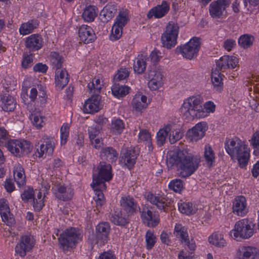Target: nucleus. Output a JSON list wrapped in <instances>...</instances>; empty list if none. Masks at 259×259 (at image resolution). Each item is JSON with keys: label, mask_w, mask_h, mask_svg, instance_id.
Segmentation results:
<instances>
[{"label": "nucleus", "mask_w": 259, "mask_h": 259, "mask_svg": "<svg viewBox=\"0 0 259 259\" xmlns=\"http://www.w3.org/2000/svg\"><path fill=\"white\" fill-rule=\"evenodd\" d=\"M200 159L193 155L185 149H177L168 152L166 158L167 166H176L181 170L179 176L187 178L193 174L198 168Z\"/></svg>", "instance_id": "1"}, {"label": "nucleus", "mask_w": 259, "mask_h": 259, "mask_svg": "<svg viewBox=\"0 0 259 259\" xmlns=\"http://www.w3.org/2000/svg\"><path fill=\"white\" fill-rule=\"evenodd\" d=\"M112 178V167L110 163L101 161L94 170L93 175V183L91 186L96 192L93 199L96 202L97 209L102 207L104 203V197L102 190L106 189L105 182Z\"/></svg>", "instance_id": "2"}, {"label": "nucleus", "mask_w": 259, "mask_h": 259, "mask_svg": "<svg viewBox=\"0 0 259 259\" xmlns=\"http://www.w3.org/2000/svg\"><path fill=\"white\" fill-rule=\"evenodd\" d=\"M225 149L232 159H237L240 167L246 166L250 158V150L240 140L229 139L225 144Z\"/></svg>", "instance_id": "3"}, {"label": "nucleus", "mask_w": 259, "mask_h": 259, "mask_svg": "<svg viewBox=\"0 0 259 259\" xmlns=\"http://www.w3.org/2000/svg\"><path fill=\"white\" fill-rule=\"evenodd\" d=\"M181 110L183 116L188 120L207 116V112L201 105L200 98L197 97H191L186 100Z\"/></svg>", "instance_id": "4"}, {"label": "nucleus", "mask_w": 259, "mask_h": 259, "mask_svg": "<svg viewBox=\"0 0 259 259\" xmlns=\"http://www.w3.org/2000/svg\"><path fill=\"white\" fill-rule=\"evenodd\" d=\"M82 233L80 230L70 228L63 232L58 238L60 248L64 251L69 248H75L76 244L82 240Z\"/></svg>", "instance_id": "5"}, {"label": "nucleus", "mask_w": 259, "mask_h": 259, "mask_svg": "<svg viewBox=\"0 0 259 259\" xmlns=\"http://www.w3.org/2000/svg\"><path fill=\"white\" fill-rule=\"evenodd\" d=\"M255 225L252 220L248 219L239 220L235 223L234 229L230 231V235L235 239L238 237L248 239L255 233Z\"/></svg>", "instance_id": "6"}, {"label": "nucleus", "mask_w": 259, "mask_h": 259, "mask_svg": "<svg viewBox=\"0 0 259 259\" xmlns=\"http://www.w3.org/2000/svg\"><path fill=\"white\" fill-rule=\"evenodd\" d=\"M179 29V27L177 24L172 21L168 23L161 38L164 47L170 49L176 45Z\"/></svg>", "instance_id": "7"}, {"label": "nucleus", "mask_w": 259, "mask_h": 259, "mask_svg": "<svg viewBox=\"0 0 259 259\" xmlns=\"http://www.w3.org/2000/svg\"><path fill=\"white\" fill-rule=\"evenodd\" d=\"M7 148L13 155L17 157H21L29 153L31 151L32 146L30 142L27 141L11 140L8 141Z\"/></svg>", "instance_id": "8"}, {"label": "nucleus", "mask_w": 259, "mask_h": 259, "mask_svg": "<svg viewBox=\"0 0 259 259\" xmlns=\"http://www.w3.org/2000/svg\"><path fill=\"white\" fill-rule=\"evenodd\" d=\"M200 46V39L193 37L183 47H178L176 49V52L177 54H182L184 57L190 60L197 56Z\"/></svg>", "instance_id": "9"}, {"label": "nucleus", "mask_w": 259, "mask_h": 259, "mask_svg": "<svg viewBox=\"0 0 259 259\" xmlns=\"http://www.w3.org/2000/svg\"><path fill=\"white\" fill-rule=\"evenodd\" d=\"M230 0H217L210 3L209 12L210 16L215 19H219L226 12V8L230 5Z\"/></svg>", "instance_id": "10"}, {"label": "nucleus", "mask_w": 259, "mask_h": 259, "mask_svg": "<svg viewBox=\"0 0 259 259\" xmlns=\"http://www.w3.org/2000/svg\"><path fill=\"white\" fill-rule=\"evenodd\" d=\"M35 244L33 237L30 235H23L20 238V242L15 247L16 253L21 256L26 255V252L29 251Z\"/></svg>", "instance_id": "11"}, {"label": "nucleus", "mask_w": 259, "mask_h": 259, "mask_svg": "<svg viewBox=\"0 0 259 259\" xmlns=\"http://www.w3.org/2000/svg\"><path fill=\"white\" fill-rule=\"evenodd\" d=\"M174 234L181 240L182 243H185L191 251L195 250L196 245L193 239L189 240L187 229L181 224H177L175 226Z\"/></svg>", "instance_id": "12"}, {"label": "nucleus", "mask_w": 259, "mask_h": 259, "mask_svg": "<svg viewBox=\"0 0 259 259\" xmlns=\"http://www.w3.org/2000/svg\"><path fill=\"white\" fill-rule=\"evenodd\" d=\"M110 231V227L108 223H101L96 226V243L99 245L102 246L107 242Z\"/></svg>", "instance_id": "13"}, {"label": "nucleus", "mask_w": 259, "mask_h": 259, "mask_svg": "<svg viewBox=\"0 0 259 259\" xmlns=\"http://www.w3.org/2000/svg\"><path fill=\"white\" fill-rule=\"evenodd\" d=\"M42 143L39 146V148L37 149L36 155L39 157H44L51 156L54 152L55 144L52 139L49 138H43L41 140Z\"/></svg>", "instance_id": "14"}, {"label": "nucleus", "mask_w": 259, "mask_h": 259, "mask_svg": "<svg viewBox=\"0 0 259 259\" xmlns=\"http://www.w3.org/2000/svg\"><path fill=\"white\" fill-rule=\"evenodd\" d=\"M0 214L2 221L8 226H13L15 224V220L10 212L8 201L4 199H0Z\"/></svg>", "instance_id": "15"}, {"label": "nucleus", "mask_w": 259, "mask_h": 259, "mask_svg": "<svg viewBox=\"0 0 259 259\" xmlns=\"http://www.w3.org/2000/svg\"><path fill=\"white\" fill-rule=\"evenodd\" d=\"M140 212L143 223L147 226L154 227L158 224L160 219L158 212H153L147 207L143 208Z\"/></svg>", "instance_id": "16"}, {"label": "nucleus", "mask_w": 259, "mask_h": 259, "mask_svg": "<svg viewBox=\"0 0 259 259\" xmlns=\"http://www.w3.org/2000/svg\"><path fill=\"white\" fill-rule=\"evenodd\" d=\"M237 58L233 56L224 55L216 62V70L224 72L227 69H234L238 64Z\"/></svg>", "instance_id": "17"}, {"label": "nucleus", "mask_w": 259, "mask_h": 259, "mask_svg": "<svg viewBox=\"0 0 259 259\" xmlns=\"http://www.w3.org/2000/svg\"><path fill=\"white\" fill-rule=\"evenodd\" d=\"M207 127L205 122H199L187 132V136L191 141H197L205 135Z\"/></svg>", "instance_id": "18"}, {"label": "nucleus", "mask_w": 259, "mask_h": 259, "mask_svg": "<svg viewBox=\"0 0 259 259\" xmlns=\"http://www.w3.org/2000/svg\"><path fill=\"white\" fill-rule=\"evenodd\" d=\"M101 97L99 95H93L88 99L83 105V112L86 113H94L102 108L100 104Z\"/></svg>", "instance_id": "19"}, {"label": "nucleus", "mask_w": 259, "mask_h": 259, "mask_svg": "<svg viewBox=\"0 0 259 259\" xmlns=\"http://www.w3.org/2000/svg\"><path fill=\"white\" fill-rule=\"evenodd\" d=\"M259 255L258 249L253 246H241L237 251V259H254Z\"/></svg>", "instance_id": "20"}, {"label": "nucleus", "mask_w": 259, "mask_h": 259, "mask_svg": "<svg viewBox=\"0 0 259 259\" xmlns=\"http://www.w3.org/2000/svg\"><path fill=\"white\" fill-rule=\"evenodd\" d=\"M147 200L152 204H155L159 209L167 211L168 207H170L171 202L167 198L159 196H155L152 193H149L147 195Z\"/></svg>", "instance_id": "21"}, {"label": "nucleus", "mask_w": 259, "mask_h": 259, "mask_svg": "<svg viewBox=\"0 0 259 259\" xmlns=\"http://www.w3.org/2000/svg\"><path fill=\"white\" fill-rule=\"evenodd\" d=\"M78 33L80 40L84 44L91 43L96 38V34L92 28L87 25L81 26Z\"/></svg>", "instance_id": "22"}, {"label": "nucleus", "mask_w": 259, "mask_h": 259, "mask_svg": "<svg viewBox=\"0 0 259 259\" xmlns=\"http://www.w3.org/2000/svg\"><path fill=\"white\" fill-rule=\"evenodd\" d=\"M43 43L42 37L37 34L30 35L25 42L26 47L32 52L39 50L42 47Z\"/></svg>", "instance_id": "23"}, {"label": "nucleus", "mask_w": 259, "mask_h": 259, "mask_svg": "<svg viewBox=\"0 0 259 259\" xmlns=\"http://www.w3.org/2000/svg\"><path fill=\"white\" fill-rule=\"evenodd\" d=\"M169 10V6L166 1H162L161 5L152 8L147 14V17L151 18L154 16L156 18L163 17Z\"/></svg>", "instance_id": "24"}, {"label": "nucleus", "mask_w": 259, "mask_h": 259, "mask_svg": "<svg viewBox=\"0 0 259 259\" xmlns=\"http://www.w3.org/2000/svg\"><path fill=\"white\" fill-rule=\"evenodd\" d=\"M246 200L243 196H237L234 200L233 205V212L238 215L243 216L247 212Z\"/></svg>", "instance_id": "25"}, {"label": "nucleus", "mask_w": 259, "mask_h": 259, "mask_svg": "<svg viewBox=\"0 0 259 259\" xmlns=\"http://www.w3.org/2000/svg\"><path fill=\"white\" fill-rule=\"evenodd\" d=\"M117 11L116 5L113 3H109L103 9L100 13V17L103 22H108L114 16Z\"/></svg>", "instance_id": "26"}, {"label": "nucleus", "mask_w": 259, "mask_h": 259, "mask_svg": "<svg viewBox=\"0 0 259 259\" xmlns=\"http://www.w3.org/2000/svg\"><path fill=\"white\" fill-rule=\"evenodd\" d=\"M69 81L68 74L65 69H60L55 72L56 86L59 90H62Z\"/></svg>", "instance_id": "27"}, {"label": "nucleus", "mask_w": 259, "mask_h": 259, "mask_svg": "<svg viewBox=\"0 0 259 259\" xmlns=\"http://www.w3.org/2000/svg\"><path fill=\"white\" fill-rule=\"evenodd\" d=\"M118 155L116 151L112 147H110L103 148L100 152V157L103 161L106 160L109 163L116 161Z\"/></svg>", "instance_id": "28"}, {"label": "nucleus", "mask_w": 259, "mask_h": 259, "mask_svg": "<svg viewBox=\"0 0 259 259\" xmlns=\"http://www.w3.org/2000/svg\"><path fill=\"white\" fill-rule=\"evenodd\" d=\"M121 206L127 213L128 215L133 214L138 209L134 198L130 197L122 198L120 201Z\"/></svg>", "instance_id": "29"}, {"label": "nucleus", "mask_w": 259, "mask_h": 259, "mask_svg": "<svg viewBox=\"0 0 259 259\" xmlns=\"http://www.w3.org/2000/svg\"><path fill=\"white\" fill-rule=\"evenodd\" d=\"M147 98L146 96L137 94L132 101V105L133 108L137 111H141L145 109L148 103L147 102Z\"/></svg>", "instance_id": "30"}, {"label": "nucleus", "mask_w": 259, "mask_h": 259, "mask_svg": "<svg viewBox=\"0 0 259 259\" xmlns=\"http://www.w3.org/2000/svg\"><path fill=\"white\" fill-rule=\"evenodd\" d=\"M137 154L134 150H127L121 157V161L128 168H131L136 163Z\"/></svg>", "instance_id": "31"}, {"label": "nucleus", "mask_w": 259, "mask_h": 259, "mask_svg": "<svg viewBox=\"0 0 259 259\" xmlns=\"http://www.w3.org/2000/svg\"><path fill=\"white\" fill-rule=\"evenodd\" d=\"M2 107L6 112H12L16 108V102L14 99L9 95L5 94L1 98Z\"/></svg>", "instance_id": "32"}, {"label": "nucleus", "mask_w": 259, "mask_h": 259, "mask_svg": "<svg viewBox=\"0 0 259 259\" xmlns=\"http://www.w3.org/2000/svg\"><path fill=\"white\" fill-rule=\"evenodd\" d=\"M55 195L58 199L66 201L71 198L73 193L71 189H67L66 187L63 186L59 185L57 187Z\"/></svg>", "instance_id": "33"}, {"label": "nucleus", "mask_w": 259, "mask_h": 259, "mask_svg": "<svg viewBox=\"0 0 259 259\" xmlns=\"http://www.w3.org/2000/svg\"><path fill=\"white\" fill-rule=\"evenodd\" d=\"M220 72V71L215 69L211 73V81L214 89L219 92H221L223 88L222 75Z\"/></svg>", "instance_id": "34"}, {"label": "nucleus", "mask_w": 259, "mask_h": 259, "mask_svg": "<svg viewBox=\"0 0 259 259\" xmlns=\"http://www.w3.org/2000/svg\"><path fill=\"white\" fill-rule=\"evenodd\" d=\"M14 178L15 181L19 186H23L25 183L24 170L22 166L19 164L15 166Z\"/></svg>", "instance_id": "35"}, {"label": "nucleus", "mask_w": 259, "mask_h": 259, "mask_svg": "<svg viewBox=\"0 0 259 259\" xmlns=\"http://www.w3.org/2000/svg\"><path fill=\"white\" fill-rule=\"evenodd\" d=\"M204 158L209 167H211L214 165L215 159V154L212 147L209 144L205 146Z\"/></svg>", "instance_id": "36"}, {"label": "nucleus", "mask_w": 259, "mask_h": 259, "mask_svg": "<svg viewBox=\"0 0 259 259\" xmlns=\"http://www.w3.org/2000/svg\"><path fill=\"white\" fill-rule=\"evenodd\" d=\"M97 16V9L94 6L89 5L87 7L82 14V18L87 22L93 21Z\"/></svg>", "instance_id": "37"}, {"label": "nucleus", "mask_w": 259, "mask_h": 259, "mask_svg": "<svg viewBox=\"0 0 259 259\" xmlns=\"http://www.w3.org/2000/svg\"><path fill=\"white\" fill-rule=\"evenodd\" d=\"M129 90L130 88L127 86L120 85L117 82H114L111 88L113 95L117 98L122 97L127 95Z\"/></svg>", "instance_id": "38"}, {"label": "nucleus", "mask_w": 259, "mask_h": 259, "mask_svg": "<svg viewBox=\"0 0 259 259\" xmlns=\"http://www.w3.org/2000/svg\"><path fill=\"white\" fill-rule=\"evenodd\" d=\"M170 132H171L170 125H167L158 131L157 134V143L159 146L163 145Z\"/></svg>", "instance_id": "39"}, {"label": "nucleus", "mask_w": 259, "mask_h": 259, "mask_svg": "<svg viewBox=\"0 0 259 259\" xmlns=\"http://www.w3.org/2000/svg\"><path fill=\"white\" fill-rule=\"evenodd\" d=\"M146 57L143 55H138L137 61L134 65V70L138 74L143 73L146 68Z\"/></svg>", "instance_id": "40"}, {"label": "nucleus", "mask_w": 259, "mask_h": 259, "mask_svg": "<svg viewBox=\"0 0 259 259\" xmlns=\"http://www.w3.org/2000/svg\"><path fill=\"white\" fill-rule=\"evenodd\" d=\"M254 38L251 34H244L240 36L238 39V44L244 49L250 48L252 45Z\"/></svg>", "instance_id": "41"}, {"label": "nucleus", "mask_w": 259, "mask_h": 259, "mask_svg": "<svg viewBox=\"0 0 259 259\" xmlns=\"http://www.w3.org/2000/svg\"><path fill=\"white\" fill-rule=\"evenodd\" d=\"M38 24L36 20H32L30 22L26 23H23L21 25L19 31L20 34L26 35L30 33L34 29L36 28Z\"/></svg>", "instance_id": "42"}, {"label": "nucleus", "mask_w": 259, "mask_h": 259, "mask_svg": "<svg viewBox=\"0 0 259 259\" xmlns=\"http://www.w3.org/2000/svg\"><path fill=\"white\" fill-rule=\"evenodd\" d=\"M50 61L53 68L56 70H60L63 62V59L58 53L52 52L50 55Z\"/></svg>", "instance_id": "43"}, {"label": "nucleus", "mask_w": 259, "mask_h": 259, "mask_svg": "<svg viewBox=\"0 0 259 259\" xmlns=\"http://www.w3.org/2000/svg\"><path fill=\"white\" fill-rule=\"evenodd\" d=\"M208 241L210 243L220 247H224L226 244L223 235L219 233L213 234L208 238Z\"/></svg>", "instance_id": "44"}, {"label": "nucleus", "mask_w": 259, "mask_h": 259, "mask_svg": "<svg viewBox=\"0 0 259 259\" xmlns=\"http://www.w3.org/2000/svg\"><path fill=\"white\" fill-rule=\"evenodd\" d=\"M110 221L115 225L124 226L128 223L126 218L123 217L121 212L115 211L110 217Z\"/></svg>", "instance_id": "45"}, {"label": "nucleus", "mask_w": 259, "mask_h": 259, "mask_svg": "<svg viewBox=\"0 0 259 259\" xmlns=\"http://www.w3.org/2000/svg\"><path fill=\"white\" fill-rule=\"evenodd\" d=\"M179 209L182 213L187 215L194 214L196 211V208L191 202H183L179 204Z\"/></svg>", "instance_id": "46"}, {"label": "nucleus", "mask_w": 259, "mask_h": 259, "mask_svg": "<svg viewBox=\"0 0 259 259\" xmlns=\"http://www.w3.org/2000/svg\"><path fill=\"white\" fill-rule=\"evenodd\" d=\"M124 128V123L121 119H117L111 122V130L114 134H120Z\"/></svg>", "instance_id": "47"}, {"label": "nucleus", "mask_w": 259, "mask_h": 259, "mask_svg": "<svg viewBox=\"0 0 259 259\" xmlns=\"http://www.w3.org/2000/svg\"><path fill=\"white\" fill-rule=\"evenodd\" d=\"M168 188L176 193H180L184 189L183 182L180 179L173 180L169 182Z\"/></svg>", "instance_id": "48"}, {"label": "nucleus", "mask_w": 259, "mask_h": 259, "mask_svg": "<svg viewBox=\"0 0 259 259\" xmlns=\"http://www.w3.org/2000/svg\"><path fill=\"white\" fill-rule=\"evenodd\" d=\"M102 84L99 78H94L92 82L88 84V87L91 92L94 91L93 93L95 95H98L100 92Z\"/></svg>", "instance_id": "49"}, {"label": "nucleus", "mask_w": 259, "mask_h": 259, "mask_svg": "<svg viewBox=\"0 0 259 259\" xmlns=\"http://www.w3.org/2000/svg\"><path fill=\"white\" fill-rule=\"evenodd\" d=\"M37 91L35 88H32L29 95L25 94L22 95L23 102L26 104H29L30 102H34L37 99Z\"/></svg>", "instance_id": "50"}, {"label": "nucleus", "mask_w": 259, "mask_h": 259, "mask_svg": "<svg viewBox=\"0 0 259 259\" xmlns=\"http://www.w3.org/2000/svg\"><path fill=\"white\" fill-rule=\"evenodd\" d=\"M128 21V14L126 11H120L116 18L114 24L123 27Z\"/></svg>", "instance_id": "51"}, {"label": "nucleus", "mask_w": 259, "mask_h": 259, "mask_svg": "<svg viewBox=\"0 0 259 259\" xmlns=\"http://www.w3.org/2000/svg\"><path fill=\"white\" fill-rule=\"evenodd\" d=\"M168 134H169V141L171 144L175 143L183 137V133L181 132L179 130H172L171 127V132H170Z\"/></svg>", "instance_id": "52"}, {"label": "nucleus", "mask_w": 259, "mask_h": 259, "mask_svg": "<svg viewBox=\"0 0 259 259\" xmlns=\"http://www.w3.org/2000/svg\"><path fill=\"white\" fill-rule=\"evenodd\" d=\"M156 237L154 235L153 232L150 230H148L145 236L147 248L151 249L156 242Z\"/></svg>", "instance_id": "53"}, {"label": "nucleus", "mask_w": 259, "mask_h": 259, "mask_svg": "<svg viewBox=\"0 0 259 259\" xmlns=\"http://www.w3.org/2000/svg\"><path fill=\"white\" fill-rule=\"evenodd\" d=\"M122 29L123 27L114 24L111 30V39L112 40H116L119 39L122 34Z\"/></svg>", "instance_id": "54"}, {"label": "nucleus", "mask_w": 259, "mask_h": 259, "mask_svg": "<svg viewBox=\"0 0 259 259\" xmlns=\"http://www.w3.org/2000/svg\"><path fill=\"white\" fill-rule=\"evenodd\" d=\"M69 126L68 123H64L60 129L61 144H66L69 135Z\"/></svg>", "instance_id": "55"}, {"label": "nucleus", "mask_w": 259, "mask_h": 259, "mask_svg": "<svg viewBox=\"0 0 259 259\" xmlns=\"http://www.w3.org/2000/svg\"><path fill=\"white\" fill-rule=\"evenodd\" d=\"M129 74L130 72L126 68H120L116 74L115 75L114 81L118 82L123 80L128 77Z\"/></svg>", "instance_id": "56"}, {"label": "nucleus", "mask_w": 259, "mask_h": 259, "mask_svg": "<svg viewBox=\"0 0 259 259\" xmlns=\"http://www.w3.org/2000/svg\"><path fill=\"white\" fill-rule=\"evenodd\" d=\"M162 76L161 71L159 69L150 70L148 73V78L149 79H155V80L162 81Z\"/></svg>", "instance_id": "57"}, {"label": "nucleus", "mask_w": 259, "mask_h": 259, "mask_svg": "<svg viewBox=\"0 0 259 259\" xmlns=\"http://www.w3.org/2000/svg\"><path fill=\"white\" fill-rule=\"evenodd\" d=\"M41 197L42 195L40 192H38L37 194V199L33 197V207L36 211H39L44 206V202Z\"/></svg>", "instance_id": "58"}, {"label": "nucleus", "mask_w": 259, "mask_h": 259, "mask_svg": "<svg viewBox=\"0 0 259 259\" xmlns=\"http://www.w3.org/2000/svg\"><path fill=\"white\" fill-rule=\"evenodd\" d=\"M34 195V192L33 188H28L24 190L23 193L21 194V198L23 201H28L29 199H33Z\"/></svg>", "instance_id": "59"}, {"label": "nucleus", "mask_w": 259, "mask_h": 259, "mask_svg": "<svg viewBox=\"0 0 259 259\" xmlns=\"http://www.w3.org/2000/svg\"><path fill=\"white\" fill-rule=\"evenodd\" d=\"M101 129L100 126H97L95 124H93L89 127L88 132L90 139H93L99 134Z\"/></svg>", "instance_id": "60"}, {"label": "nucleus", "mask_w": 259, "mask_h": 259, "mask_svg": "<svg viewBox=\"0 0 259 259\" xmlns=\"http://www.w3.org/2000/svg\"><path fill=\"white\" fill-rule=\"evenodd\" d=\"M33 59L31 55H24L22 61V67L27 68L32 65Z\"/></svg>", "instance_id": "61"}, {"label": "nucleus", "mask_w": 259, "mask_h": 259, "mask_svg": "<svg viewBox=\"0 0 259 259\" xmlns=\"http://www.w3.org/2000/svg\"><path fill=\"white\" fill-rule=\"evenodd\" d=\"M162 81L154 79H150L148 82L149 88L153 91L158 89L162 85Z\"/></svg>", "instance_id": "62"}, {"label": "nucleus", "mask_w": 259, "mask_h": 259, "mask_svg": "<svg viewBox=\"0 0 259 259\" xmlns=\"http://www.w3.org/2000/svg\"><path fill=\"white\" fill-rule=\"evenodd\" d=\"M178 257L179 259H193L194 253L193 252L181 250L179 253Z\"/></svg>", "instance_id": "63"}, {"label": "nucleus", "mask_w": 259, "mask_h": 259, "mask_svg": "<svg viewBox=\"0 0 259 259\" xmlns=\"http://www.w3.org/2000/svg\"><path fill=\"white\" fill-rule=\"evenodd\" d=\"M251 144L254 148H259V132H255L251 139Z\"/></svg>", "instance_id": "64"}]
</instances>
